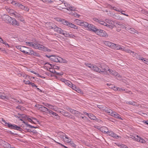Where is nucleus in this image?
Wrapping results in <instances>:
<instances>
[{
  "instance_id": "62",
  "label": "nucleus",
  "mask_w": 148,
  "mask_h": 148,
  "mask_svg": "<svg viewBox=\"0 0 148 148\" xmlns=\"http://www.w3.org/2000/svg\"><path fill=\"white\" fill-rule=\"evenodd\" d=\"M2 43L4 44L7 47H10L9 45L5 41Z\"/></svg>"
},
{
  "instance_id": "37",
  "label": "nucleus",
  "mask_w": 148,
  "mask_h": 148,
  "mask_svg": "<svg viewBox=\"0 0 148 148\" xmlns=\"http://www.w3.org/2000/svg\"><path fill=\"white\" fill-rule=\"evenodd\" d=\"M136 56H135V58L139 60H141L143 61L144 58L143 57L140 56V55H138V54L137 55H136Z\"/></svg>"
},
{
  "instance_id": "56",
  "label": "nucleus",
  "mask_w": 148,
  "mask_h": 148,
  "mask_svg": "<svg viewBox=\"0 0 148 148\" xmlns=\"http://www.w3.org/2000/svg\"><path fill=\"white\" fill-rule=\"evenodd\" d=\"M124 91L126 93H128L129 94H132V92L131 91L128 90L127 89H124Z\"/></svg>"
},
{
  "instance_id": "18",
  "label": "nucleus",
  "mask_w": 148,
  "mask_h": 148,
  "mask_svg": "<svg viewBox=\"0 0 148 148\" xmlns=\"http://www.w3.org/2000/svg\"><path fill=\"white\" fill-rule=\"evenodd\" d=\"M27 119L28 121L35 124H36V122H38L37 119L32 117L31 118H29L27 117Z\"/></svg>"
},
{
  "instance_id": "30",
  "label": "nucleus",
  "mask_w": 148,
  "mask_h": 148,
  "mask_svg": "<svg viewBox=\"0 0 148 148\" xmlns=\"http://www.w3.org/2000/svg\"><path fill=\"white\" fill-rule=\"evenodd\" d=\"M82 21L78 19H76L75 21L77 25L81 26Z\"/></svg>"
},
{
  "instance_id": "1",
  "label": "nucleus",
  "mask_w": 148,
  "mask_h": 148,
  "mask_svg": "<svg viewBox=\"0 0 148 148\" xmlns=\"http://www.w3.org/2000/svg\"><path fill=\"white\" fill-rule=\"evenodd\" d=\"M26 45L36 49L42 50L43 51H47L50 52L51 50L44 47L43 45H40L37 43L32 42H25Z\"/></svg>"
},
{
  "instance_id": "48",
  "label": "nucleus",
  "mask_w": 148,
  "mask_h": 148,
  "mask_svg": "<svg viewBox=\"0 0 148 148\" xmlns=\"http://www.w3.org/2000/svg\"><path fill=\"white\" fill-rule=\"evenodd\" d=\"M100 24H101L102 25H104V26H105L106 25V23L105 22L103 21H101V20H100L99 21V23Z\"/></svg>"
},
{
  "instance_id": "33",
  "label": "nucleus",
  "mask_w": 148,
  "mask_h": 148,
  "mask_svg": "<svg viewBox=\"0 0 148 148\" xmlns=\"http://www.w3.org/2000/svg\"><path fill=\"white\" fill-rule=\"evenodd\" d=\"M60 21L62 22V23L63 24L68 26L69 23L67 21L65 20H60Z\"/></svg>"
},
{
  "instance_id": "39",
  "label": "nucleus",
  "mask_w": 148,
  "mask_h": 148,
  "mask_svg": "<svg viewBox=\"0 0 148 148\" xmlns=\"http://www.w3.org/2000/svg\"><path fill=\"white\" fill-rule=\"evenodd\" d=\"M12 0H9L8 1L9 2L8 3H12L14 5H15L16 6H17V4L18 3L16 2L15 1H12L11 2Z\"/></svg>"
},
{
  "instance_id": "55",
  "label": "nucleus",
  "mask_w": 148,
  "mask_h": 148,
  "mask_svg": "<svg viewBox=\"0 0 148 148\" xmlns=\"http://www.w3.org/2000/svg\"><path fill=\"white\" fill-rule=\"evenodd\" d=\"M49 69H50V71L52 73H54L55 74V72H56V71H55V70L54 68L53 69L52 68H49Z\"/></svg>"
},
{
  "instance_id": "29",
  "label": "nucleus",
  "mask_w": 148,
  "mask_h": 148,
  "mask_svg": "<svg viewBox=\"0 0 148 148\" xmlns=\"http://www.w3.org/2000/svg\"><path fill=\"white\" fill-rule=\"evenodd\" d=\"M89 24L86 22L82 21L81 26L84 27H87L88 26Z\"/></svg>"
},
{
  "instance_id": "42",
  "label": "nucleus",
  "mask_w": 148,
  "mask_h": 148,
  "mask_svg": "<svg viewBox=\"0 0 148 148\" xmlns=\"http://www.w3.org/2000/svg\"><path fill=\"white\" fill-rule=\"evenodd\" d=\"M137 140L138 141H139L141 143H144L145 142V141L143 140L142 138H139L137 139Z\"/></svg>"
},
{
  "instance_id": "15",
  "label": "nucleus",
  "mask_w": 148,
  "mask_h": 148,
  "mask_svg": "<svg viewBox=\"0 0 148 148\" xmlns=\"http://www.w3.org/2000/svg\"><path fill=\"white\" fill-rule=\"evenodd\" d=\"M16 47L18 49L20 50V51L23 53L25 54H26V53L28 52V50H27L26 49H24V48H26L28 49V48L25 46H17Z\"/></svg>"
},
{
  "instance_id": "63",
  "label": "nucleus",
  "mask_w": 148,
  "mask_h": 148,
  "mask_svg": "<svg viewBox=\"0 0 148 148\" xmlns=\"http://www.w3.org/2000/svg\"><path fill=\"white\" fill-rule=\"evenodd\" d=\"M143 62H144L148 64V60L147 59H144V60H143Z\"/></svg>"
},
{
  "instance_id": "59",
  "label": "nucleus",
  "mask_w": 148,
  "mask_h": 148,
  "mask_svg": "<svg viewBox=\"0 0 148 148\" xmlns=\"http://www.w3.org/2000/svg\"><path fill=\"white\" fill-rule=\"evenodd\" d=\"M75 90V91L78 88L77 87H76V86L74 85L73 86H72V88H71Z\"/></svg>"
},
{
  "instance_id": "28",
  "label": "nucleus",
  "mask_w": 148,
  "mask_h": 148,
  "mask_svg": "<svg viewBox=\"0 0 148 148\" xmlns=\"http://www.w3.org/2000/svg\"><path fill=\"white\" fill-rule=\"evenodd\" d=\"M59 58V62L60 63H66L67 62V61L65 59H63L62 58L60 57Z\"/></svg>"
},
{
  "instance_id": "47",
  "label": "nucleus",
  "mask_w": 148,
  "mask_h": 148,
  "mask_svg": "<svg viewBox=\"0 0 148 148\" xmlns=\"http://www.w3.org/2000/svg\"><path fill=\"white\" fill-rule=\"evenodd\" d=\"M43 104L44 106H46V107H49V106L50 107H53V106H52L50 104L48 103H43Z\"/></svg>"
},
{
  "instance_id": "13",
  "label": "nucleus",
  "mask_w": 148,
  "mask_h": 148,
  "mask_svg": "<svg viewBox=\"0 0 148 148\" xmlns=\"http://www.w3.org/2000/svg\"><path fill=\"white\" fill-rule=\"evenodd\" d=\"M107 134L109 136L115 138H121V136L117 135L116 134L114 133V132L111 131H108L107 132Z\"/></svg>"
},
{
  "instance_id": "10",
  "label": "nucleus",
  "mask_w": 148,
  "mask_h": 148,
  "mask_svg": "<svg viewBox=\"0 0 148 148\" xmlns=\"http://www.w3.org/2000/svg\"><path fill=\"white\" fill-rule=\"evenodd\" d=\"M37 107L40 110L45 112L47 114L48 113L49 110L42 105H38Z\"/></svg>"
},
{
  "instance_id": "58",
  "label": "nucleus",
  "mask_w": 148,
  "mask_h": 148,
  "mask_svg": "<svg viewBox=\"0 0 148 148\" xmlns=\"http://www.w3.org/2000/svg\"><path fill=\"white\" fill-rule=\"evenodd\" d=\"M23 82H24V83L26 84H30V83L31 82H30V81L29 80H24Z\"/></svg>"
},
{
  "instance_id": "36",
  "label": "nucleus",
  "mask_w": 148,
  "mask_h": 148,
  "mask_svg": "<svg viewBox=\"0 0 148 148\" xmlns=\"http://www.w3.org/2000/svg\"><path fill=\"white\" fill-rule=\"evenodd\" d=\"M59 135H60V137L62 139L64 140V138L65 136V135L66 136L65 134L63 133V132H60V133Z\"/></svg>"
},
{
  "instance_id": "19",
  "label": "nucleus",
  "mask_w": 148,
  "mask_h": 148,
  "mask_svg": "<svg viewBox=\"0 0 148 148\" xmlns=\"http://www.w3.org/2000/svg\"><path fill=\"white\" fill-rule=\"evenodd\" d=\"M60 57L57 56L52 55L51 58V60L55 62H59Z\"/></svg>"
},
{
  "instance_id": "25",
  "label": "nucleus",
  "mask_w": 148,
  "mask_h": 148,
  "mask_svg": "<svg viewBox=\"0 0 148 148\" xmlns=\"http://www.w3.org/2000/svg\"><path fill=\"white\" fill-rule=\"evenodd\" d=\"M108 130V128L107 127H101V131L103 133H106L107 134L108 132L107 130Z\"/></svg>"
},
{
  "instance_id": "41",
  "label": "nucleus",
  "mask_w": 148,
  "mask_h": 148,
  "mask_svg": "<svg viewBox=\"0 0 148 148\" xmlns=\"http://www.w3.org/2000/svg\"><path fill=\"white\" fill-rule=\"evenodd\" d=\"M85 65L88 67L89 68H91V69H92V67L93 65L90 63H85Z\"/></svg>"
},
{
  "instance_id": "5",
  "label": "nucleus",
  "mask_w": 148,
  "mask_h": 148,
  "mask_svg": "<svg viewBox=\"0 0 148 148\" xmlns=\"http://www.w3.org/2000/svg\"><path fill=\"white\" fill-rule=\"evenodd\" d=\"M95 32L97 35L100 36L106 37L108 36V34H107L106 32L104 31L101 29H98L97 28L96 31H95Z\"/></svg>"
},
{
  "instance_id": "51",
  "label": "nucleus",
  "mask_w": 148,
  "mask_h": 148,
  "mask_svg": "<svg viewBox=\"0 0 148 148\" xmlns=\"http://www.w3.org/2000/svg\"><path fill=\"white\" fill-rule=\"evenodd\" d=\"M53 108H51V109L54 110L55 111H58L59 112V111H58V108L56 107H55L53 106Z\"/></svg>"
},
{
  "instance_id": "16",
  "label": "nucleus",
  "mask_w": 148,
  "mask_h": 148,
  "mask_svg": "<svg viewBox=\"0 0 148 148\" xmlns=\"http://www.w3.org/2000/svg\"><path fill=\"white\" fill-rule=\"evenodd\" d=\"M103 110L105 111V112L107 113L108 115H111L113 111L111 109L106 107H103Z\"/></svg>"
},
{
  "instance_id": "64",
  "label": "nucleus",
  "mask_w": 148,
  "mask_h": 148,
  "mask_svg": "<svg viewBox=\"0 0 148 148\" xmlns=\"http://www.w3.org/2000/svg\"><path fill=\"white\" fill-rule=\"evenodd\" d=\"M53 68L54 69H57L58 70L59 69L60 67L59 66H58L54 65V66H53Z\"/></svg>"
},
{
  "instance_id": "3",
  "label": "nucleus",
  "mask_w": 148,
  "mask_h": 148,
  "mask_svg": "<svg viewBox=\"0 0 148 148\" xmlns=\"http://www.w3.org/2000/svg\"><path fill=\"white\" fill-rule=\"evenodd\" d=\"M2 121L5 123V126H7L10 129L16 130L21 132H22L23 130V129L20 127L14 124H11L10 123H7L3 119H2Z\"/></svg>"
},
{
  "instance_id": "54",
  "label": "nucleus",
  "mask_w": 148,
  "mask_h": 148,
  "mask_svg": "<svg viewBox=\"0 0 148 148\" xmlns=\"http://www.w3.org/2000/svg\"><path fill=\"white\" fill-rule=\"evenodd\" d=\"M113 25H110L108 24H107V23H106L105 26H107L108 27H109L111 29H112L114 27Z\"/></svg>"
},
{
  "instance_id": "26",
  "label": "nucleus",
  "mask_w": 148,
  "mask_h": 148,
  "mask_svg": "<svg viewBox=\"0 0 148 148\" xmlns=\"http://www.w3.org/2000/svg\"><path fill=\"white\" fill-rule=\"evenodd\" d=\"M7 11L8 12L9 14L11 15H14L15 12V11L14 10L10 9L9 8L7 9Z\"/></svg>"
},
{
  "instance_id": "53",
  "label": "nucleus",
  "mask_w": 148,
  "mask_h": 148,
  "mask_svg": "<svg viewBox=\"0 0 148 148\" xmlns=\"http://www.w3.org/2000/svg\"><path fill=\"white\" fill-rule=\"evenodd\" d=\"M76 91L77 92L82 94L83 93L82 91L81 90L79 89V88H78L76 90Z\"/></svg>"
},
{
  "instance_id": "8",
  "label": "nucleus",
  "mask_w": 148,
  "mask_h": 148,
  "mask_svg": "<svg viewBox=\"0 0 148 148\" xmlns=\"http://www.w3.org/2000/svg\"><path fill=\"white\" fill-rule=\"evenodd\" d=\"M51 29H54V31L56 32L59 33L60 34L63 35V33L65 31L62 30L60 28L58 27L56 25H53V26L51 27Z\"/></svg>"
},
{
  "instance_id": "52",
  "label": "nucleus",
  "mask_w": 148,
  "mask_h": 148,
  "mask_svg": "<svg viewBox=\"0 0 148 148\" xmlns=\"http://www.w3.org/2000/svg\"><path fill=\"white\" fill-rule=\"evenodd\" d=\"M69 143H70V145L72 146L73 147H74V148H75L76 147V145L75 143H74L73 142H72L71 141V142H70Z\"/></svg>"
},
{
  "instance_id": "57",
  "label": "nucleus",
  "mask_w": 148,
  "mask_h": 148,
  "mask_svg": "<svg viewBox=\"0 0 148 148\" xmlns=\"http://www.w3.org/2000/svg\"><path fill=\"white\" fill-rule=\"evenodd\" d=\"M115 16L116 17L115 18L116 19H119L121 20H122L123 19V18L120 16Z\"/></svg>"
},
{
  "instance_id": "49",
  "label": "nucleus",
  "mask_w": 148,
  "mask_h": 148,
  "mask_svg": "<svg viewBox=\"0 0 148 148\" xmlns=\"http://www.w3.org/2000/svg\"><path fill=\"white\" fill-rule=\"evenodd\" d=\"M42 1L44 2L48 3H51L53 2V1L51 0H42Z\"/></svg>"
},
{
  "instance_id": "45",
  "label": "nucleus",
  "mask_w": 148,
  "mask_h": 148,
  "mask_svg": "<svg viewBox=\"0 0 148 148\" xmlns=\"http://www.w3.org/2000/svg\"><path fill=\"white\" fill-rule=\"evenodd\" d=\"M112 75H114V76H119V73L116 72L115 71H112Z\"/></svg>"
},
{
  "instance_id": "61",
  "label": "nucleus",
  "mask_w": 148,
  "mask_h": 148,
  "mask_svg": "<svg viewBox=\"0 0 148 148\" xmlns=\"http://www.w3.org/2000/svg\"><path fill=\"white\" fill-rule=\"evenodd\" d=\"M74 26V24L71 23H69L68 25V26L72 28H73Z\"/></svg>"
},
{
  "instance_id": "40",
  "label": "nucleus",
  "mask_w": 148,
  "mask_h": 148,
  "mask_svg": "<svg viewBox=\"0 0 148 148\" xmlns=\"http://www.w3.org/2000/svg\"><path fill=\"white\" fill-rule=\"evenodd\" d=\"M80 112L76 110H75V112H74L73 114H74L75 116L77 117H78L79 115Z\"/></svg>"
},
{
  "instance_id": "43",
  "label": "nucleus",
  "mask_w": 148,
  "mask_h": 148,
  "mask_svg": "<svg viewBox=\"0 0 148 148\" xmlns=\"http://www.w3.org/2000/svg\"><path fill=\"white\" fill-rule=\"evenodd\" d=\"M114 48H113L112 49H116L117 50L119 49V48L120 47V45H118V44H114Z\"/></svg>"
},
{
  "instance_id": "21",
  "label": "nucleus",
  "mask_w": 148,
  "mask_h": 148,
  "mask_svg": "<svg viewBox=\"0 0 148 148\" xmlns=\"http://www.w3.org/2000/svg\"><path fill=\"white\" fill-rule=\"evenodd\" d=\"M111 116L114 117L116 118L123 120V119L121 117L120 115L115 112L113 111L112 114H111Z\"/></svg>"
},
{
  "instance_id": "31",
  "label": "nucleus",
  "mask_w": 148,
  "mask_h": 148,
  "mask_svg": "<svg viewBox=\"0 0 148 148\" xmlns=\"http://www.w3.org/2000/svg\"><path fill=\"white\" fill-rule=\"evenodd\" d=\"M18 115H20V116H18V118H25L27 119V117L25 115L23 114H21L19 113H18Z\"/></svg>"
},
{
  "instance_id": "4",
  "label": "nucleus",
  "mask_w": 148,
  "mask_h": 148,
  "mask_svg": "<svg viewBox=\"0 0 148 148\" xmlns=\"http://www.w3.org/2000/svg\"><path fill=\"white\" fill-rule=\"evenodd\" d=\"M99 67L101 68L100 71V73H104V75H106L107 73H106L108 70L109 67L106 65L101 64L99 66Z\"/></svg>"
},
{
  "instance_id": "50",
  "label": "nucleus",
  "mask_w": 148,
  "mask_h": 148,
  "mask_svg": "<svg viewBox=\"0 0 148 148\" xmlns=\"http://www.w3.org/2000/svg\"><path fill=\"white\" fill-rule=\"evenodd\" d=\"M55 74L57 75H59L62 76L63 74V73L62 72H61L60 73H58L57 72H55Z\"/></svg>"
},
{
  "instance_id": "60",
  "label": "nucleus",
  "mask_w": 148,
  "mask_h": 148,
  "mask_svg": "<svg viewBox=\"0 0 148 148\" xmlns=\"http://www.w3.org/2000/svg\"><path fill=\"white\" fill-rule=\"evenodd\" d=\"M119 50H120L121 51H124L125 50V48L123 46H121L119 48Z\"/></svg>"
},
{
  "instance_id": "27",
  "label": "nucleus",
  "mask_w": 148,
  "mask_h": 148,
  "mask_svg": "<svg viewBox=\"0 0 148 148\" xmlns=\"http://www.w3.org/2000/svg\"><path fill=\"white\" fill-rule=\"evenodd\" d=\"M65 83L69 87L72 88V86H73V84L70 82L65 80Z\"/></svg>"
},
{
  "instance_id": "9",
  "label": "nucleus",
  "mask_w": 148,
  "mask_h": 148,
  "mask_svg": "<svg viewBox=\"0 0 148 148\" xmlns=\"http://www.w3.org/2000/svg\"><path fill=\"white\" fill-rule=\"evenodd\" d=\"M26 54L28 55H31L32 56H36L38 57H40V55L39 53L34 51L32 49L28 50V52L26 53Z\"/></svg>"
},
{
  "instance_id": "17",
  "label": "nucleus",
  "mask_w": 148,
  "mask_h": 148,
  "mask_svg": "<svg viewBox=\"0 0 148 148\" xmlns=\"http://www.w3.org/2000/svg\"><path fill=\"white\" fill-rule=\"evenodd\" d=\"M0 99H9V97L5 93L3 92L0 91Z\"/></svg>"
},
{
  "instance_id": "46",
  "label": "nucleus",
  "mask_w": 148,
  "mask_h": 148,
  "mask_svg": "<svg viewBox=\"0 0 148 148\" xmlns=\"http://www.w3.org/2000/svg\"><path fill=\"white\" fill-rule=\"evenodd\" d=\"M136 31L133 28H130V32L132 34H134L136 33Z\"/></svg>"
},
{
  "instance_id": "22",
  "label": "nucleus",
  "mask_w": 148,
  "mask_h": 148,
  "mask_svg": "<svg viewBox=\"0 0 148 148\" xmlns=\"http://www.w3.org/2000/svg\"><path fill=\"white\" fill-rule=\"evenodd\" d=\"M49 114H52L53 116H56V117L57 119H59V116H58V114L56 113L53 112L51 110H49L48 113Z\"/></svg>"
},
{
  "instance_id": "2",
  "label": "nucleus",
  "mask_w": 148,
  "mask_h": 148,
  "mask_svg": "<svg viewBox=\"0 0 148 148\" xmlns=\"http://www.w3.org/2000/svg\"><path fill=\"white\" fill-rule=\"evenodd\" d=\"M2 19L6 23H10L14 25L18 26L19 25V23L14 18H12L7 15H4L2 17Z\"/></svg>"
},
{
  "instance_id": "14",
  "label": "nucleus",
  "mask_w": 148,
  "mask_h": 148,
  "mask_svg": "<svg viewBox=\"0 0 148 148\" xmlns=\"http://www.w3.org/2000/svg\"><path fill=\"white\" fill-rule=\"evenodd\" d=\"M17 7H19L21 9L25 11L28 12L29 10V9L27 7L22 5L20 3H18L17 4Z\"/></svg>"
},
{
  "instance_id": "44",
  "label": "nucleus",
  "mask_w": 148,
  "mask_h": 148,
  "mask_svg": "<svg viewBox=\"0 0 148 148\" xmlns=\"http://www.w3.org/2000/svg\"><path fill=\"white\" fill-rule=\"evenodd\" d=\"M127 103L130 105H133L134 106H135L136 105L135 102L133 101H128Z\"/></svg>"
},
{
  "instance_id": "35",
  "label": "nucleus",
  "mask_w": 148,
  "mask_h": 148,
  "mask_svg": "<svg viewBox=\"0 0 148 148\" xmlns=\"http://www.w3.org/2000/svg\"><path fill=\"white\" fill-rule=\"evenodd\" d=\"M3 142L4 143L5 145V147H10V148H15V147H11V145L10 144H9L7 142H6L5 141H3Z\"/></svg>"
},
{
  "instance_id": "24",
  "label": "nucleus",
  "mask_w": 148,
  "mask_h": 148,
  "mask_svg": "<svg viewBox=\"0 0 148 148\" xmlns=\"http://www.w3.org/2000/svg\"><path fill=\"white\" fill-rule=\"evenodd\" d=\"M105 21L107 23L110 24L114 25H115V23L110 19H106Z\"/></svg>"
},
{
  "instance_id": "32",
  "label": "nucleus",
  "mask_w": 148,
  "mask_h": 148,
  "mask_svg": "<svg viewBox=\"0 0 148 148\" xmlns=\"http://www.w3.org/2000/svg\"><path fill=\"white\" fill-rule=\"evenodd\" d=\"M88 117L92 120H95L97 119L96 117L91 114H90Z\"/></svg>"
},
{
  "instance_id": "11",
  "label": "nucleus",
  "mask_w": 148,
  "mask_h": 148,
  "mask_svg": "<svg viewBox=\"0 0 148 148\" xmlns=\"http://www.w3.org/2000/svg\"><path fill=\"white\" fill-rule=\"evenodd\" d=\"M63 35L66 37L71 38H74L75 37V36L71 32L69 33L65 31H64V33H63Z\"/></svg>"
},
{
  "instance_id": "34",
  "label": "nucleus",
  "mask_w": 148,
  "mask_h": 148,
  "mask_svg": "<svg viewBox=\"0 0 148 148\" xmlns=\"http://www.w3.org/2000/svg\"><path fill=\"white\" fill-rule=\"evenodd\" d=\"M64 141L65 142L69 143L70 142H71V139H70L69 138L67 137L66 135L64 138Z\"/></svg>"
},
{
  "instance_id": "12",
  "label": "nucleus",
  "mask_w": 148,
  "mask_h": 148,
  "mask_svg": "<svg viewBox=\"0 0 148 148\" xmlns=\"http://www.w3.org/2000/svg\"><path fill=\"white\" fill-rule=\"evenodd\" d=\"M103 43L106 46H107L111 48L112 49L114 48V43L111 42L109 41H103Z\"/></svg>"
},
{
  "instance_id": "20",
  "label": "nucleus",
  "mask_w": 148,
  "mask_h": 148,
  "mask_svg": "<svg viewBox=\"0 0 148 148\" xmlns=\"http://www.w3.org/2000/svg\"><path fill=\"white\" fill-rule=\"evenodd\" d=\"M87 28L90 31H92L95 32V31H96V29L97 28V27L95 26L92 24H89Z\"/></svg>"
},
{
  "instance_id": "6",
  "label": "nucleus",
  "mask_w": 148,
  "mask_h": 148,
  "mask_svg": "<svg viewBox=\"0 0 148 148\" xmlns=\"http://www.w3.org/2000/svg\"><path fill=\"white\" fill-rule=\"evenodd\" d=\"M59 112L64 116L67 117L68 118L72 119H74V116L67 111L62 110L61 111H59Z\"/></svg>"
},
{
  "instance_id": "23",
  "label": "nucleus",
  "mask_w": 148,
  "mask_h": 148,
  "mask_svg": "<svg viewBox=\"0 0 148 148\" xmlns=\"http://www.w3.org/2000/svg\"><path fill=\"white\" fill-rule=\"evenodd\" d=\"M92 70L100 73L101 69L95 65H93Z\"/></svg>"
},
{
  "instance_id": "38",
  "label": "nucleus",
  "mask_w": 148,
  "mask_h": 148,
  "mask_svg": "<svg viewBox=\"0 0 148 148\" xmlns=\"http://www.w3.org/2000/svg\"><path fill=\"white\" fill-rule=\"evenodd\" d=\"M14 13V15L15 17L21 18L22 16H21L19 14H18L16 12H15V13Z\"/></svg>"
},
{
  "instance_id": "7",
  "label": "nucleus",
  "mask_w": 148,
  "mask_h": 148,
  "mask_svg": "<svg viewBox=\"0 0 148 148\" xmlns=\"http://www.w3.org/2000/svg\"><path fill=\"white\" fill-rule=\"evenodd\" d=\"M64 1H62V3H64V7H61L62 9H65L68 10H71V11H73L75 10V8L74 7L70 6V5L66 3H64Z\"/></svg>"
}]
</instances>
